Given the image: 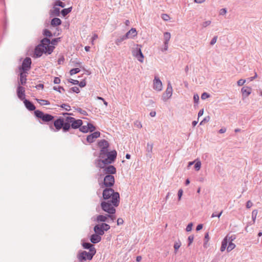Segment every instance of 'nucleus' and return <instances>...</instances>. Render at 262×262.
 <instances>
[{
    "mask_svg": "<svg viewBox=\"0 0 262 262\" xmlns=\"http://www.w3.org/2000/svg\"><path fill=\"white\" fill-rule=\"evenodd\" d=\"M72 10V7L66 8L62 10L61 13L63 16H66Z\"/></svg>",
    "mask_w": 262,
    "mask_h": 262,
    "instance_id": "obj_33",
    "label": "nucleus"
},
{
    "mask_svg": "<svg viewBox=\"0 0 262 262\" xmlns=\"http://www.w3.org/2000/svg\"><path fill=\"white\" fill-rule=\"evenodd\" d=\"M228 243H229L228 246V247L227 246L226 248H227V252H230L231 251H232L233 249H234L235 248L236 246L232 242H228Z\"/></svg>",
    "mask_w": 262,
    "mask_h": 262,
    "instance_id": "obj_32",
    "label": "nucleus"
},
{
    "mask_svg": "<svg viewBox=\"0 0 262 262\" xmlns=\"http://www.w3.org/2000/svg\"><path fill=\"white\" fill-rule=\"evenodd\" d=\"M217 39V36H214L210 42V45L212 46V45H214L216 42Z\"/></svg>",
    "mask_w": 262,
    "mask_h": 262,
    "instance_id": "obj_51",
    "label": "nucleus"
},
{
    "mask_svg": "<svg viewBox=\"0 0 262 262\" xmlns=\"http://www.w3.org/2000/svg\"><path fill=\"white\" fill-rule=\"evenodd\" d=\"M101 240V235L95 233L91 236L90 241L93 244H97Z\"/></svg>",
    "mask_w": 262,
    "mask_h": 262,
    "instance_id": "obj_23",
    "label": "nucleus"
},
{
    "mask_svg": "<svg viewBox=\"0 0 262 262\" xmlns=\"http://www.w3.org/2000/svg\"><path fill=\"white\" fill-rule=\"evenodd\" d=\"M101 225L103 228V230H104V231H107L110 229V226L108 224L102 223L101 224Z\"/></svg>",
    "mask_w": 262,
    "mask_h": 262,
    "instance_id": "obj_41",
    "label": "nucleus"
},
{
    "mask_svg": "<svg viewBox=\"0 0 262 262\" xmlns=\"http://www.w3.org/2000/svg\"><path fill=\"white\" fill-rule=\"evenodd\" d=\"M227 13V10L225 8H222L220 10V15H224Z\"/></svg>",
    "mask_w": 262,
    "mask_h": 262,
    "instance_id": "obj_59",
    "label": "nucleus"
},
{
    "mask_svg": "<svg viewBox=\"0 0 262 262\" xmlns=\"http://www.w3.org/2000/svg\"><path fill=\"white\" fill-rule=\"evenodd\" d=\"M96 253H94V250L91 252H86V251H79L77 255V257L79 261H85L86 260H91Z\"/></svg>",
    "mask_w": 262,
    "mask_h": 262,
    "instance_id": "obj_5",
    "label": "nucleus"
},
{
    "mask_svg": "<svg viewBox=\"0 0 262 262\" xmlns=\"http://www.w3.org/2000/svg\"><path fill=\"white\" fill-rule=\"evenodd\" d=\"M209 97H210L209 94H208V93H207L206 92L203 93L201 95V98L203 100H205V99L209 98Z\"/></svg>",
    "mask_w": 262,
    "mask_h": 262,
    "instance_id": "obj_49",
    "label": "nucleus"
},
{
    "mask_svg": "<svg viewBox=\"0 0 262 262\" xmlns=\"http://www.w3.org/2000/svg\"><path fill=\"white\" fill-rule=\"evenodd\" d=\"M60 13V9L56 7V6L54 7L53 10L50 11V15L51 16H59Z\"/></svg>",
    "mask_w": 262,
    "mask_h": 262,
    "instance_id": "obj_29",
    "label": "nucleus"
},
{
    "mask_svg": "<svg viewBox=\"0 0 262 262\" xmlns=\"http://www.w3.org/2000/svg\"><path fill=\"white\" fill-rule=\"evenodd\" d=\"M77 111L79 113H80L81 114H82V115H85L87 114L86 113V112L80 108H77L76 109Z\"/></svg>",
    "mask_w": 262,
    "mask_h": 262,
    "instance_id": "obj_55",
    "label": "nucleus"
},
{
    "mask_svg": "<svg viewBox=\"0 0 262 262\" xmlns=\"http://www.w3.org/2000/svg\"><path fill=\"white\" fill-rule=\"evenodd\" d=\"M80 69L79 68H74L70 70V74L71 75H73L76 74L80 72Z\"/></svg>",
    "mask_w": 262,
    "mask_h": 262,
    "instance_id": "obj_42",
    "label": "nucleus"
},
{
    "mask_svg": "<svg viewBox=\"0 0 262 262\" xmlns=\"http://www.w3.org/2000/svg\"><path fill=\"white\" fill-rule=\"evenodd\" d=\"M37 101L41 105H47L50 104L49 101L47 100L37 99Z\"/></svg>",
    "mask_w": 262,
    "mask_h": 262,
    "instance_id": "obj_35",
    "label": "nucleus"
},
{
    "mask_svg": "<svg viewBox=\"0 0 262 262\" xmlns=\"http://www.w3.org/2000/svg\"><path fill=\"white\" fill-rule=\"evenodd\" d=\"M211 20H205V21L202 22L201 25L203 28H205L211 25Z\"/></svg>",
    "mask_w": 262,
    "mask_h": 262,
    "instance_id": "obj_34",
    "label": "nucleus"
},
{
    "mask_svg": "<svg viewBox=\"0 0 262 262\" xmlns=\"http://www.w3.org/2000/svg\"><path fill=\"white\" fill-rule=\"evenodd\" d=\"M71 90L75 93H78L80 92L79 89L77 86H73L71 89Z\"/></svg>",
    "mask_w": 262,
    "mask_h": 262,
    "instance_id": "obj_54",
    "label": "nucleus"
},
{
    "mask_svg": "<svg viewBox=\"0 0 262 262\" xmlns=\"http://www.w3.org/2000/svg\"><path fill=\"white\" fill-rule=\"evenodd\" d=\"M152 148H153V144L151 143H147V146L146 147V150L147 151L146 155L149 158H151V154L152 152Z\"/></svg>",
    "mask_w": 262,
    "mask_h": 262,
    "instance_id": "obj_28",
    "label": "nucleus"
},
{
    "mask_svg": "<svg viewBox=\"0 0 262 262\" xmlns=\"http://www.w3.org/2000/svg\"><path fill=\"white\" fill-rule=\"evenodd\" d=\"M116 220L115 215H98L96 217V221L97 222H114Z\"/></svg>",
    "mask_w": 262,
    "mask_h": 262,
    "instance_id": "obj_9",
    "label": "nucleus"
},
{
    "mask_svg": "<svg viewBox=\"0 0 262 262\" xmlns=\"http://www.w3.org/2000/svg\"><path fill=\"white\" fill-rule=\"evenodd\" d=\"M40 45L42 46V48L48 54H51L54 48V46L50 45V40L47 38L42 39Z\"/></svg>",
    "mask_w": 262,
    "mask_h": 262,
    "instance_id": "obj_10",
    "label": "nucleus"
},
{
    "mask_svg": "<svg viewBox=\"0 0 262 262\" xmlns=\"http://www.w3.org/2000/svg\"><path fill=\"white\" fill-rule=\"evenodd\" d=\"M194 164V169L196 171L200 170L201 167V162L199 159H196L193 161L189 162L188 163V166H190Z\"/></svg>",
    "mask_w": 262,
    "mask_h": 262,
    "instance_id": "obj_22",
    "label": "nucleus"
},
{
    "mask_svg": "<svg viewBox=\"0 0 262 262\" xmlns=\"http://www.w3.org/2000/svg\"><path fill=\"white\" fill-rule=\"evenodd\" d=\"M59 39V38H54V39H52L51 42H50V44H51L52 45L51 46H53L56 45Z\"/></svg>",
    "mask_w": 262,
    "mask_h": 262,
    "instance_id": "obj_57",
    "label": "nucleus"
},
{
    "mask_svg": "<svg viewBox=\"0 0 262 262\" xmlns=\"http://www.w3.org/2000/svg\"><path fill=\"white\" fill-rule=\"evenodd\" d=\"M119 202L116 204L111 201L104 200L101 203V207L102 209L107 212L110 215H115L116 212L115 207L119 205Z\"/></svg>",
    "mask_w": 262,
    "mask_h": 262,
    "instance_id": "obj_3",
    "label": "nucleus"
},
{
    "mask_svg": "<svg viewBox=\"0 0 262 262\" xmlns=\"http://www.w3.org/2000/svg\"><path fill=\"white\" fill-rule=\"evenodd\" d=\"M98 146L101 148L99 158H103L104 157V155H105L108 150L109 143L106 140L102 139L98 142Z\"/></svg>",
    "mask_w": 262,
    "mask_h": 262,
    "instance_id": "obj_8",
    "label": "nucleus"
},
{
    "mask_svg": "<svg viewBox=\"0 0 262 262\" xmlns=\"http://www.w3.org/2000/svg\"><path fill=\"white\" fill-rule=\"evenodd\" d=\"M31 59L29 57H26L23 61L20 70L22 72H27L31 68Z\"/></svg>",
    "mask_w": 262,
    "mask_h": 262,
    "instance_id": "obj_15",
    "label": "nucleus"
},
{
    "mask_svg": "<svg viewBox=\"0 0 262 262\" xmlns=\"http://www.w3.org/2000/svg\"><path fill=\"white\" fill-rule=\"evenodd\" d=\"M66 121H67L69 125L72 127V128L76 129L80 128L82 125V121L80 119H75L73 117L67 116L66 117Z\"/></svg>",
    "mask_w": 262,
    "mask_h": 262,
    "instance_id": "obj_7",
    "label": "nucleus"
},
{
    "mask_svg": "<svg viewBox=\"0 0 262 262\" xmlns=\"http://www.w3.org/2000/svg\"><path fill=\"white\" fill-rule=\"evenodd\" d=\"M115 183V178L112 175L107 174L103 179V183L101 185V187L103 188L104 186L106 188H110V187L114 185Z\"/></svg>",
    "mask_w": 262,
    "mask_h": 262,
    "instance_id": "obj_11",
    "label": "nucleus"
},
{
    "mask_svg": "<svg viewBox=\"0 0 262 262\" xmlns=\"http://www.w3.org/2000/svg\"><path fill=\"white\" fill-rule=\"evenodd\" d=\"M257 212H258L257 210H256V209L253 210V211L252 212V221L253 222V223H254L255 222V220H256V218Z\"/></svg>",
    "mask_w": 262,
    "mask_h": 262,
    "instance_id": "obj_43",
    "label": "nucleus"
},
{
    "mask_svg": "<svg viewBox=\"0 0 262 262\" xmlns=\"http://www.w3.org/2000/svg\"><path fill=\"white\" fill-rule=\"evenodd\" d=\"M161 18L165 21H167L170 18L169 15L166 14H162L161 15Z\"/></svg>",
    "mask_w": 262,
    "mask_h": 262,
    "instance_id": "obj_48",
    "label": "nucleus"
},
{
    "mask_svg": "<svg viewBox=\"0 0 262 262\" xmlns=\"http://www.w3.org/2000/svg\"><path fill=\"white\" fill-rule=\"evenodd\" d=\"M192 226H193V224L192 223H189L187 227H186V230L187 231V232H189L191 230H192Z\"/></svg>",
    "mask_w": 262,
    "mask_h": 262,
    "instance_id": "obj_58",
    "label": "nucleus"
},
{
    "mask_svg": "<svg viewBox=\"0 0 262 262\" xmlns=\"http://www.w3.org/2000/svg\"><path fill=\"white\" fill-rule=\"evenodd\" d=\"M133 55L135 56L140 62H143L144 56L142 53L141 48L139 45L134 49L133 51Z\"/></svg>",
    "mask_w": 262,
    "mask_h": 262,
    "instance_id": "obj_14",
    "label": "nucleus"
},
{
    "mask_svg": "<svg viewBox=\"0 0 262 262\" xmlns=\"http://www.w3.org/2000/svg\"><path fill=\"white\" fill-rule=\"evenodd\" d=\"M94 231L95 233L100 235H102L104 233V230H103L101 224L96 225L94 228Z\"/></svg>",
    "mask_w": 262,
    "mask_h": 262,
    "instance_id": "obj_27",
    "label": "nucleus"
},
{
    "mask_svg": "<svg viewBox=\"0 0 262 262\" xmlns=\"http://www.w3.org/2000/svg\"><path fill=\"white\" fill-rule=\"evenodd\" d=\"M137 35V32L135 28H132L126 34V37L128 38H133Z\"/></svg>",
    "mask_w": 262,
    "mask_h": 262,
    "instance_id": "obj_24",
    "label": "nucleus"
},
{
    "mask_svg": "<svg viewBox=\"0 0 262 262\" xmlns=\"http://www.w3.org/2000/svg\"><path fill=\"white\" fill-rule=\"evenodd\" d=\"M46 53V51H45L42 48V46L40 45V44L38 45L35 49L34 50V55L37 57H40L43 53Z\"/></svg>",
    "mask_w": 262,
    "mask_h": 262,
    "instance_id": "obj_19",
    "label": "nucleus"
},
{
    "mask_svg": "<svg viewBox=\"0 0 262 262\" xmlns=\"http://www.w3.org/2000/svg\"><path fill=\"white\" fill-rule=\"evenodd\" d=\"M27 75V72L21 71L20 75H19V80L18 82V84H20V85H23L26 83Z\"/></svg>",
    "mask_w": 262,
    "mask_h": 262,
    "instance_id": "obj_21",
    "label": "nucleus"
},
{
    "mask_svg": "<svg viewBox=\"0 0 262 262\" xmlns=\"http://www.w3.org/2000/svg\"><path fill=\"white\" fill-rule=\"evenodd\" d=\"M82 246L84 249H89V252H91V250H94V253H96V250L94 246L90 243H83Z\"/></svg>",
    "mask_w": 262,
    "mask_h": 262,
    "instance_id": "obj_25",
    "label": "nucleus"
},
{
    "mask_svg": "<svg viewBox=\"0 0 262 262\" xmlns=\"http://www.w3.org/2000/svg\"><path fill=\"white\" fill-rule=\"evenodd\" d=\"M246 82V80L241 79L237 81V84L238 86H242Z\"/></svg>",
    "mask_w": 262,
    "mask_h": 262,
    "instance_id": "obj_50",
    "label": "nucleus"
},
{
    "mask_svg": "<svg viewBox=\"0 0 262 262\" xmlns=\"http://www.w3.org/2000/svg\"><path fill=\"white\" fill-rule=\"evenodd\" d=\"M43 34L47 37H51L52 36V33L47 29H45L43 32Z\"/></svg>",
    "mask_w": 262,
    "mask_h": 262,
    "instance_id": "obj_44",
    "label": "nucleus"
},
{
    "mask_svg": "<svg viewBox=\"0 0 262 262\" xmlns=\"http://www.w3.org/2000/svg\"><path fill=\"white\" fill-rule=\"evenodd\" d=\"M78 84H79V86L83 88L86 85V82L84 80L81 81L80 82H79Z\"/></svg>",
    "mask_w": 262,
    "mask_h": 262,
    "instance_id": "obj_62",
    "label": "nucleus"
},
{
    "mask_svg": "<svg viewBox=\"0 0 262 262\" xmlns=\"http://www.w3.org/2000/svg\"><path fill=\"white\" fill-rule=\"evenodd\" d=\"M61 20L57 17L54 18L52 19L51 24L52 26H57L61 24Z\"/></svg>",
    "mask_w": 262,
    "mask_h": 262,
    "instance_id": "obj_30",
    "label": "nucleus"
},
{
    "mask_svg": "<svg viewBox=\"0 0 262 262\" xmlns=\"http://www.w3.org/2000/svg\"><path fill=\"white\" fill-rule=\"evenodd\" d=\"M172 88L171 84L169 82L167 84V89L165 92L163 94L162 96V99L164 101L167 100L172 95Z\"/></svg>",
    "mask_w": 262,
    "mask_h": 262,
    "instance_id": "obj_17",
    "label": "nucleus"
},
{
    "mask_svg": "<svg viewBox=\"0 0 262 262\" xmlns=\"http://www.w3.org/2000/svg\"><path fill=\"white\" fill-rule=\"evenodd\" d=\"M106 165H104L103 167H98L100 168L99 170V174L100 176H101L102 174H115L116 172V168L113 165H108L106 166Z\"/></svg>",
    "mask_w": 262,
    "mask_h": 262,
    "instance_id": "obj_6",
    "label": "nucleus"
},
{
    "mask_svg": "<svg viewBox=\"0 0 262 262\" xmlns=\"http://www.w3.org/2000/svg\"><path fill=\"white\" fill-rule=\"evenodd\" d=\"M53 90L55 91H58L59 93H61V90L64 91V89L62 86H58V87L54 86Z\"/></svg>",
    "mask_w": 262,
    "mask_h": 262,
    "instance_id": "obj_53",
    "label": "nucleus"
},
{
    "mask_svg": "<svg viewBox=\"0 0 262 262\" xmlns=\"http://www.w3.org/2000/svg\"><path fill=\"white\" fill-rule=\"evenodd\" d=\"M128 39L127 37H126L125 34L124 35H123L122 36H120L118 38H117L116 41L115 43L117 45H119L123 40Z\"/></svg>",
    "mask_w": 262,
    "mask_h": 262,
    "instance_id": "obj_31",
    "label": "nucleus"
},
{
    "mask_svg": "<svg viewBox=\"0 0 262 262\" xmlns=\"http://www.w3.org/2000/svg\"><path fill=\"white\" fill-rule=\"evenodd\" d=\"M24 103L25 104L26 108L29 111H34L35 109V105L30 101L27 99H25L24 101Z\"/></svg>",
    "mask_w": 262,
    "mask_h": 262,
    "instance_id": "obj_26",
    "label": "nucleus"
},
{
    "mask_svg": "<svg viewBox=\"0 0 262 262\" xmlns=\"http://www.w3.org/2000/svg\"><path fill=\"white\" fill-rule=\"evenodd\" d=\"M188 241H189L188 246H189L192 243V242L193 241V236L190 235L188 237Z\"/></svg>",
    "mask_w": 262,
    "mask_h": 262,
    "instance_id": "obj_63",
    "label": "nucleus"
},
{
    "mask_svg": "<svg viewBox=\"0 0 262 262\" xmlns=\"http://www.w3.org/2000/svg\"><path fill=\"white\" fill-rule=\"evenodd\" d=\"M153 89L158 92H160L163 89L162 82L158 76H155L153 80Z\"/></svg>",
    "mask_w": 262,
    "mask_h": 262,
    "instance_id": "obj_16",
    "label": "nucleus"
},
{
    "mask_svg": "<svg viewBox=\"0 0 262 262\" xmlns=\"http://www.w3.org/2000/svg\"><path fill=\"white\" fill-rule=\"evenodd\" d=\"M253 206V203L251 201H247L246 203V207L247 208H250Z\"/></svg>",
    "mask_w": 262,
    "mask_h": 262,
    "instance_id": "obj_61",
    "label": "nucleus"
},
{
    "mask_svg": "<svg viewBox=\"0 0 262 262\" xmlns=\"http://www.w3.org/2000/svg\"><path fill=\"white\" fill-rule=\"evenodd\" d=\"M171 35L170 33L169 32H165L164 33V42H168L170 38Z\"/></svg>",
    "mask_w": 262,
    "mask_h": 262,
    "instance_id": "obj_37",
    "label": "nucleus"
},
{
    "mask_svg": "<svg viewBox=\"0 0 262 262\" xmlns=\"http://www.w3.org/2000/svg\"><path fill=\"white\" fill-rule=\"evenodd\" d=\"M54 125L56 130H59L62 128L64 132H67L70 129V126L66 121V118H59L56 120L54 122Z\"/></svg>",
    "mask_w": 262,
    "mask_h": 262,
    "instance_id": "obj_4",
    "label": "nucleus"
},
{
    "mask_svg": "<svg viewBox=\"0 0 262 262\" xmlns=\"http://www.w3.org/2000/svg\"><path fill=\"white\" fill-rule=\"evenodd\" d=\"M168 48V42H164V48L161 49L162 52H164L167 50Z\"/></svg>",
    "mask_w": 262,
    "mask_h": 262,
    "instance_id": "obj_52",
    "label": "nucleus"
},
{
    "mask_svg": "<svg viewBox=\"0 0 262 262\" xmlns=\"http://www.w3.org/2000/svg\"><path fill=\"white\" fill-rule=\"evenodd\" d=\"M34 113L37 118L41 119L42 120L45 122H49L52 121L54 118L53 116L51 115L44 114L39 110L35 111Z\"/></svg>",
    "mask_w": 262,
    "mask_h": 262,
    "instance_id": "obj_12",
    "label": "nucleus"
},
{
    "mask_svg": "<svg viewBox=\"0 0 262 262\" xmlns=\"http://www.w3.org/2000/svg\"><path fill=\"white\" fill-rule=\"evenodd\" d=\"M103 199L106 201H111L116 204L119 202L120 195L117 192H115L114 190L111 188H105L103 190Z\"/></svg>",
    "mask_w": 262,
    "mask_h": 262,
    "instance_id": "obj_2",
    "label": "nucleus"
},
{
    "mask_svg": "<svg viewBox=\"0 0 262 262\" xmlns=\"http://www.w3.org/2000/svg\"><path fill=\"white\" fill-rule=\"evenodd\" d=\"M134 125L135 126H136L137 127H138L139 128H141L142 127V125L141 122L139 121H138V120L135 121Z\"/></svg>",
    "mask_w": 262,
    "mask_h": 262,
    "instance_id": "obj_47",
    "label": "nucleus"
},
{
    "mask_svg": "<svg viewBox=\"0 0 262 262\" xmlns=\"http://www.w3.org/2000/svg\"><path fill=\"white\" fill-rule=\"evenodd\" d=\"M209 239V236L208 233H206L204 237V247L205 248L207 247V244Z\"/></svg>",
    "mask_w": 262,
    "mask_h": 262,
    "instance_id": "obj_38",
    "label": "nucleus"
},
{
    "mask_svg": "<svg viewBox=\"0 0 262 262\" xmlns=\"http://www.w3.org/2000/svg\"><path fill=\"white\" fill-rule=\"evenodd\" d=\"M89 131L92 132L95 129V127L91 123H88Z\"/></svg>",
    "mask_w": 262,
    "mask_h": 262,
    "instance_id": "obj_46",
    "label": "nucleus"
},
{
    "mask_svg": "<svg viewBox=\"0 0 262 262\" xmlns=\"http://www.w3.org/2000/svg\"><path fill=\"white\" fill-rule=\"evenodd\" d=\"M25 88L20 84H18L16 89V94L18 98L22 101L26 99L25 98Z\"/></svg>",
    "mask_w": 262,
    "mask_h": 262,
    "instance_id": "obj_18",
    "label": "nucleus"
},
{
    "mask_svg": "<svg viewBox=\"0 0 262 262\" xmlns=\"http://www.w3.org/2000/svg\"><path fill=\"white\" fill-rule=\"evenodd\" d=\"M100 133L99 132H95L88 136L86 138L87 141L90 143H93L95 141V139L99 137Z\"/></svg>",
    "mask_w": 262,
    "mask_h": 262,
    "instance_id": "obj_20",
    "label": "nucleus"
},
{
    "mask_svg": "<svg viewBox=\"0 0 262 262\" xmlns=\"http://www.w3.org/2000/svg\"><path fill=\"white\" fill-rule=\"evenodd\" d=\"M124 221L122 218H118L117 221V225L120 226L123 225Z\"/></svg>",
    "mask_w": 262,
    "mask_h": 262,
    "instance_id": "obj_56",
    "label": "nucleus"
},
{
    "mask_svg": "<svg viewBox=\"0 0 262 262\" xmlns=\"http://www.w3.org/2000/svg\"><path fill=\"white\" fill-rule=\"evenodd\" d=\"M117 151L115 150L111 151H107L104 155L103 158L96 160L95 164L96 167H103L104 165H108L113 163L117 157Z\"/></svg>",
    "mask_w": 262,
    "mask_h": 262,
    "instance_id": "obj_1",
    "label": "nucleus"
},
{
    "mask_svg": "<svg viewBox=\"0 0 262 262\" xmlns=\"http://www.w3.org/2000/svg\"><path fill=\"white\" fill-rule=\"evenodd\" d=\"M235 238L236 236L235 235H230L229 234H227L222 241L221 247L220 248L221 251L224 252L226 249L228 243L232 242Z\"/></svg>",
    "mask_w": 262,
    "mask_h": 262,
    "instance_id": "obj_13",
    "label": "nucleus"
},
{
    "mask_svg": "<svg viewBox=\"0 0 262 262\" xmlns=\"http://www.w3.org/2000/svg\"><path fill=\"white\" fill-rule=\"evenodd\" d=\"M80 131L83 133H88L89 132V127L86 125H81L79 128Z\"/></svg>",
    "mask_w": 262,
    "mask_h": 262,
    "instance_id": "obj_39",
    "label": "nucleus"
},
{
    "mask_svg": "<svg viewBox=\"0 0 262 262\" xmlns=\"http://www.w3.org/2000/svg\"><path fill=\"white\" fill-rule=\"evenodd\" d=\"M54 5H55V6H60L62 8H63L65 6V4L63 2H62L60 1H56L55 2Z\"/></svg>",
    "mask_w": 262,
    "mask_h": 262,
    "instance_id": "obj_45",
    "label": "nucleus"
},
{
    "mask_svg": "<svg viewBox=\"0 0 262 262\" xmlns=\"http://www.w3.org/2000/svg\"><path fill=\"white\" fill-rule=\"evenodd\" d=\"M199 100V96L198 94H194L193 96V100L195 103H198Z\"/></svg>",
    "mask_w": 262,
    "mask_h": 262,
    "instance_id": "obj_60",
    "label": "nucleus"
},
{
    "mask_svg": "<svg viewBox=\"0 0 262 262\" xmlns=\"http://www.w3.org/2000/svg\"><path fill=\"white\" fill-rule=\"evenodd\" d=\"M60 82V79L59 77H55L54 79V83L55 84H59Z\"/></svg>",
    "mask_w": 262,
    "mask_h": 262,
    "instance_id": "obj_64",
    "label": "nucleus"
},
{
    "mask_svg": "<svg viewBox=\"0 0 262 262\" xmlns=\"http://www.w3.org/2000/svg\"><path fill=\"white\" fill-rule=\"evenodd\" d=\"M242 92L243 93V94H246L247 96H248L251 94L250 89L248 87H243L242 89Z\"/></svg>",
    "mask_w": 262,
    "mask_h": 262,
    "instance_id": "obj_36",
    "label": "nucleus"
},
{
    "mask_svg": "<svg viewBox=\"0 0 262 262\" xmlns=\"http://www.w3.org/2000/svg\"><path fill=\"white\" fill-rule=\"evenodd\" d=\"M60 106L66 111H69L71 110V106L68 104L63 103Z\"/></svg>",
    "mask_w": 262,
    "mask_h": 262,
    "instance_id": "obj_40",
    "label": "nucleus"
}]
</instances>
